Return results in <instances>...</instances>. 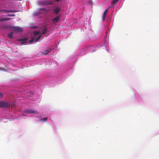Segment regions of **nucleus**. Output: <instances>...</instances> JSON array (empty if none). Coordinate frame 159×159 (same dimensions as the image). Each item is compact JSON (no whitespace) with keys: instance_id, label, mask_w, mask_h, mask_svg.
<instances>
[{"instance_id":"nucleus-1","label":"nucleus","mask_w":159,"mask_h":159,"mask_svg":"<svg viewBox=\"0 0 159 159\" xmlns=\"http://www.w3.org/2000/svg\"><path fill=\"white\" fill-rule=\"evenodd\" d=\"M11 28L12 30L16 32H20L23 31L22 28L18 26H13Z\"/></svg>"},{"instance_id":"nucleus-2","label":"nucleus","mask_w":159,"mask_h":159,"mask_svg":"<svg viewBox=\"0 0 159 159\" xmlns=\"http://www.w3.org/2000/svg\"><path fill=\"white\" fill-rule=\"evenodd\" d=\"M25 112L27 114L34 113L35 115L38 114V112L36 111H34L31 109H27L25 110Z\"/></svg>"},{"instance_id":"nucleus-3","label":"nucleus","mask_w":159,"mask_h":159,"mask_svg":"<svg viewBox=\"0 0 159 159\" xmlns=\"http://www.w3.org/2000/svg\"><path fill=\"white\" fill-rule=\"evenodd\" d=\"M8 106V103L4 101L0 102V107H6Z\"/></svg>"},{"instance_id":"nucleus-4","label":"nucleus","mask_w":159,"mask_h":159,"mask_svg":"<svg viewBox=\"0 0 159 159\" xmlns=\"http://www.w3.org/2000/svg\"><path fill=\"white\" fill-rule=\"evenodd\" d=\"M41 5H51L52 4V2L49 1H44L39 2Z\"/></svg>"},{"instance_id":"nucleus-5","label":"nucleus","mask_w":159,"mask_h":159,"mask_svg":"<svg viewBox=\"0 0 159 159\" xmlns=\"http://www.w3.org/2000/svg\"><path fill=\"white\" fill-rule=\"evenodd\" d=\"M59 16H58L54 18L52 20V22L54 24H56L57 23L59 20Z\"/></svg>"},{"instance_id":"nucleus-6","label":"nucleus","mask_w":159,"mask_h":159,"mask_svg":"<svg viewBox=\"0 0 159 159\" xmlns=\"http://www.w3.org/2000/svg\"><path fill=\"white\" fill-rule=\"evenodd\" d=\"M27 38H24L22 39H18L17 40L18 41H21V43L22 45L24 43H26V41L27 40Z\"/></svg>"},{"instance_id":"nucleus-7","label":"nucleus","mask_w":159,"mask_h":159,"mask_svg":"<svg viewBox=\"0 0 159 159\" xmlns=\"http://www.w3.org/2000/svg\"><path fill=\"white\" fill-rule=\"evenodd\" d=\"M60 11V8L59 7H57L55 8L53 11L54 14H58Z\"/></svg>"},{"instance_id":"nucleus-8","label":"nucleus","mask_w":159,"mask_h":159,"mask_svg":"<svg viewBox=\"0 0 159 159\" xmlns=\"http://www.w3.org/2000/svg\"><path fill=\"white\" fill-rule=\"evenodd\" d=\"M51 51V50L48 49L47 50H45L43 52V53L45 55H46L48 53Z\"/></svg>"},{"instance_id":"nucleus-9","label":"nucleus","mask_w":159,"mask_h":159,"mask_svg":"<svg viewBox=\"0 0 159 159\" xmlns=\"http://www.w3.org/2000/svg\"><path fill=\"white\" fill-rule=\"evenodd\" d=\"M13 32H12L9 33L8 34V37L10 38H13Z\"/></svg>"},{"instance_id":"nucleus-10","label":"nucleus","mask_w":159,"mask_h":159,"mask_svg":"<svg viewBox=\"0 0 159 159\" xmlns=\"http://www.w3.org/2000/svg\"><path fill=\"white\" fill-rule=\"evenodd\" d=\"M106 14H107L106 13L104 12L103 15V16H102V19L103 21L105 20V17L106 16Z\"/></svg>"},{"instance_id":"nucleus-11","label":"nucleus","mask_w":159,"mask_h":159,"mask_svg":"<svg viewBox=\"0 0 159 159\" xmlns=\"http://www.w3.org/2000/svg\"><path fill=\"white\" fill-rule=\"evenodd\" d=\"M47 31V29L46 28H45L43 30L42 34H45Z\"/></svg>"},{"instance_id":"nucleus-12","label":"nucleus","mask_w":159,"mask_h":159,"mask_svg":"<svg viewBox=\"0 0 159 159\" xmlns=\"http://www.w3.org/2000/svg\"><path fill=\"white\" fill-rule=\"evenodd\" d=\"M119 0H113L111 2L112 3L115 4Z\"/></svg>"},{"instance_id":"nucleus-13","label":"nucleus","mask_w":159,"mask_h":159,"mask_svg":"<svg viewBox=\"0 0 159 159\" xmlns=\"http://www.w3.org/2000/svg\"><path fill=\"white\" fill-rule=\"evenodd\" d=\"M41 35H40V36H38V37L35 39V42H37L39 39H40L41 38Z\"/></svg>"},{"instance_id":"nucleus-14","label":"nucleus","mask_w":159,"mask_h":159,"mask_svg":"<svg viewBox=\"0 0 159 159\" xmlns=\"http://www.w3.org/2000/svg\"><path fill=\"white\" fill-rule=\"evenodd\" d=\"M8 12H17L18 11L16 10H8L7 11Z\"/></svg>"},{"instance_id":"nucleus-15","label":"nucleus","mask_w":159,"mask_h":159,"mask_svg":"<svg viewBox=\"0 0 159 159\" xmlns=\"http://www.w3.org/2000/svg\"><path fill=\"white\" fill-rule=\"evenodd\" d=\"M34 34L35 35H38L39 34V32L38 31H35L34 32Z\"/></svg>"},{"instance_id":"nucleus-16","label":"nucleus","mask_w":159,"mask_h":159,"mask_svg":"<svg viewBox=\"0 0 159 159\" xmlns=\"http://www.w3.org/2000/svg\"><path fill=\"white\" fill-rule=\"evenodd\" d=\"M47 117H45L43 119H41V121H46L47 120Z\"/></svg>"},{"instance_id":"nucleus-17","label":"nucleus","mask_w":159,"mask_h":159,"mask_svg":"<svg viewBox=\"0 0 159 159\" xmlns=\"http://www.w3.org/2000/svg\"><path fill=\"white\" fill-rule=\"evenodd\" d=\"M34 38H31V39L29 41V42L31 43L34 41Z\"/></svg>"},{"instance_id":"nucleus-18","label":"nucleus","mask_w":159,"mask_h":159,"mask_svg":"<svg viewBox=\"0 0 159 159\" xmlns=\"http://www.w3.org/2000/svg\"><path fill=\"white\" fill-rule=\"evenodd\" d=\"M3 97V94L0 92V98H1Z\"/></svg>"},{"instance_id":"nucleus-19","label":"nucleus","mask_w":159,"mask_h":159,"mask_svg":"<svg viewBox=\"0 0 159 159\" xmlns=\"http://www.w3.org/2000/svg\"><path fill=\"white\" fill-rule=\"evenodd\" d=\"M7 16H15V14H10V15L8 14L7 15Z\"/></svg>"},{"instance_id":"nucleus-20","label":"nucleus","mask_w":159,"mask_h":159,"mask_svg":"<svg viewBox=\"0 0 159 159\" xmlns=\"http://www.w3.org/2000/svg\"><path fill=\"white\" fill-rule=\"evenodd\" d=\"M108 9H109V8H108L107 9H106L105 11H104V12L107 13V12H108Z\"/></svg>"},{"instance_id":"nucleus-21","label":"nucleus","mask_w":159,"mask_h":159,"mask_svg":"<svg viewBox=\"0 0 159 159\" xmlns=\"http://www.w3.org/2000/svg\"><path fill=\"white\" fill-rule=\"evenodd\" d=\"M10 18H6V19H4L3 20V21L4 20H9L10 19Z\"/></svg>"},{"instance_id":"nucleus-22","label":"nucleus","mask_w":159,"mask_h":159,"mask_svg":"<svg viewBox=\"0 0 159 159\" xmlns=\"http://www.w3.org/2000/svg\"><path fill=\"white\" fill-rule=\"evenodd\" d=\"M3 68L0 67V70H3Z\"/></svg>"},{"instance_id":"nucleus-23","label":"nucleus","mask_w":159,"mask_h":159,"mask_svg":"<svg viewBox=\"0 0 159 159\" xmlns=\"http://www.w3.org/2000/svg\"><path fill=\"white\" fill-rule=\"evenodd\" d=\"M3 21V20L0 18V22Z\"/></svg>"},{"instance_id":"nucleus-24","label":"nucleus","mask_w":159,"mask_h":159,"mask_svg":"<svg viewBox=\"0 0 159 159\" xmlns=\"http://www.w3.org/2000/svg\"><path fill=\"white\" fill-rule=\"evenodd\" d=\"M30 93L31 94H33V92H31Z\"/></svg>"},{"instance_id":"nucleus-25","label":"nucleus","mask_w":159,"mask_h":159,"mask_svg":"<svg viewBox=\"0 0 159 159\" xmlns=\"http://www.w3.org/2000/svg\"><path fill=\"white\" fill-rule=\"evenodd\" d=\"M56 1H59L60 0H56Z\"/></svg>"}]
</instances>
